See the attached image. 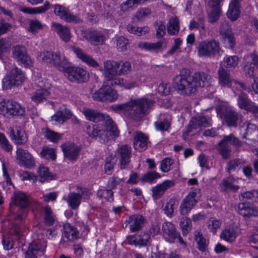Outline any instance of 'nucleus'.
<instances>
[{
  "instance_id": "nucleus-1",
  "label": "nucleus",
  "mask_w": 258,
  "mask_h": 258,
  "mask_svg": "<svg viewBox=\"0 0 258 258\" xmlns=\"http://www.w3.org/2000/svg\"><path fill=\"white\" fill-rule=\"evenodd\" d=\"M212 79L205 72H197L190 76L188 70L183 69L178 75L173 78V85L180 94L190 95L196 93L199 87H204L211 82Z\"/></svg>"
},
{
  "instance_id": "nucleus-2",
  "label": "nucleus",
  "mask_w": 258,
  "mask_h": 258,
  "mask_svg": "<svg viewBox=\"0 0 258 258\" xmlns=\"http://www.w3.org/2000/svg\"><path fill=\"white\" fill-rule=\"evenodd\" d=\"M154 101L145 98L131 100L125 103L114 104L111 107L112 110L119 112H128L131 118L138 121L148 113L149 109L153 106Z\"/></svg>"
},
{
  "instance_id": "nucleus-3",
  "label": "nucleus",
  "mask_w": 258,
  "mask_h": 258,
  "mask_svg": "<svg viewBox=\"0 0 258 258\" xmlns=\"http://www.w3.org/2000/svg\"><path fill=\"white\" fill-rule=\"evenodd\" d=\"M83 113L86 119L90 121L98 122L104 120V126L109 131L111 135L114 137L119 135V131L116 124L109 115L103 114L97 110L89 108L84 109Z\"/></svg>"
},
{
  "instance_id": "nucleus-4",
  "label": "nucleus",
  "mask_w": 258,
  "mask_h": 258,
  "mask_svg": "<svg viewBox=\"0 0 258 258\" xmlns=\"http://www.w3.org/2000/svg\"><path fill=\"white\" fill-rule=\"evenodd\" d=\"M231 145L240 147L242 145V142L233 134L224 135L222 139L217 145V150L220 155L225 160H228L231 157L232 149Z\"/></svg>"
},
{
  "instance_id": "nucleus-5",
  "label": "nucleus",
  "mask_w": 258,
  "mask_h": 258,
  "mask_svg": "<svg viewBox=\"0 0 258 258\" xmlns=\"http://www.w3.org/2000/svg\"><path fill=\"white\" fill-rule=\"evenodd\" d=\"M25 79L24 73L21 69L15 67L8 72L3 78V87L7 90L18 86L22 84Z\"/></svg>"
},
{
  "instance_id": "nucleus-6",
  "label": "nucleus",
  "mask_w": 258,
  "mask_h": 258,
  "mask_svg": "<svg viewBox=\"0 0 258 258\" xmlns=\"http://www.w3.org/2000/svg\"><path fill=\"white\" fill-rule=\"evenodd\" d=\"M60 71L67 73L68 79L71 82L83 83L88 78V74L86 70L78 67L71 66L66 60L60 68Z\"/></svg>"
},
{
  "instance_id": "nucleus-7",
  "label": "nucleus",
  "mask_w": 258,
  "mask_h": 258,
  "mask_svg": "<svg viewBox=\"0 0 258 258\" xmlns=\"http://www.w3.org/2000/svg\"><path fill=\"white\" fill-rule=\"evenodd\" d=\"M200 56L212 57L220 54L221 47L218 41L215 39L205 40L199 43L197 47Z\"/></svg>"
},
{
  "instance_id": "nucleus-8",
  "label": "nucleus",
  "mask_w": 258,
  "mask_h": 258,
  "mask_svg": "<svg viewBox=\"0 0 258 258\" xmlns=\"http://www.w3.org/2000/svg\"><path fill=\"white\" fill-rule=\"evenodd\" d=\"M24 108L17 102L12 100H3L0 102V114L7 117L23 115Z\"/></svg>"
},
{
  "instance_id": "nucleus-9",
  "label": "nucleus",
  "mask_w": 258,
  "mask_h": 258,
  "mask_svg": "<svg viewBox=\"0 0 258 258\" xmlns=\"http://www.w3.org/2000/svg\"><path fill=\"white\" fill-rule=\"evenodd\" d=\"M201 196V190L199 188L194 189L190 191L182 201L180 205V213L181 215H187L197 204Z\"/></svg>"
},
{
  "instance_id": "nucleus-10",
  "label": "nucleus",
  "mask_w": 258,
  "mask_h": 258,
  "mask_svg": "<svg viewBox=\"0 0 258 258\" xmlns=\"http://www.w3.org/2000/svg\"><path fill=\"white\" fill-rule=\"evenodd\" d=\"M162 231L163 236L167 241L172 243L177 239L181 244L186 245L185 242L172 223L170 222H164L162 226Z\"/></svg>"
},
{
  "instance_id": "nucleus-11",
  "label": "nucleus",
  "mask_w": 258,
  "mask_h": 258,
  "mask_svg": "<svg viewBox=\"0 0 258 258\" xmlns=\"http://www.w3.org/2000/svg\"><path fill=\"white\" fill-rule=\"evenodd\" d=\"M117 97L116 91L109 85L103 86L92 94L93 99L98 101L112 102L116 100Z\"/></svg>"
},
{
  "instance_id": "nucleus-12",
  "label": "nucleus",
  "mask_w": 258,
  "mask_h": 258,
  "mask_svg": "<svg viewBox=\"0 0 258 258\" xmlns=\"http://www.w3.org/2000/svg\"><path fill=\"white\" fill-rule=\"evenodd\" d=\"M237 105L241 109L252 113L258 119V105L244 93H240L237 99Z\"/></svg>"
},
{
  "instance_id": "nucleus-13",
  "label": "nucleus",
  "mask_w": 258,
  "mask_h": 258,
  "mask_svg": "<svg viewBox=\"0 0 258 258\" xmlns=\"http://www.w3.org/2000/svg\"><path fill=\"white\" fill-rule=\"evenodd\" d=\"M46 241L43 239L36 240L31 243L25 253V258H37L44 254Z\"/></svg>"
},
{
  "instance_id": "nucleus-14",
  "label": "nucleus",
  "mask_w": 258,
  "mask_h": 258,
  "mask_svg": "<svg viewBox=\"0 0 258 258\" xmlns=\"http://www.w3.org/2000/svg\"><path fill=\"white\" fill-rule=\"evenodd\" d=\"M46 241L43 239L36 240L31 243L25 253V258H37L44 254Z\"/></svg>"
},
{
  "instance_id": "nucleus-15",
  "label": "nucleus",
  "mask_w": 258,
  "mask_h": 258,
  "mask_svg": "<svg viewBox=\"0 0 258 258\" xmlns=\"http://www.w3.org/2000/svg\"><path fill=\"white\" fill-rule=\"evenodd\" d=\"M38 58L44 63H49L53 64L57 67L59 70L60 68L64 64L66 61L63 56L49 51L41 52L38 55Z\"/></svg>"
},
{
  "instance_id": "nucleus-16",
  "label": "nucleus",
  "mask_w": 258,
  "mask_h": 258,
  "mask_svg": "<svg viewBox=\"0 0 258 258\" xmlns=\"http://www.w3.org/2000/svg\"><path fill=\"white\" fill-rule=\"evenodd\" d=\"M12 55L14 58L25 67H30L33 61L27 53L26 48L20 45L14 46L12 48Z\"/></svg>"
},
{
  "instance_id": "nucleus-17",
  "label": "nucleus",
  "mask_w": 258,
  "mask_h": 258,
  "mask_svg": "<svg viewBox=\"0 0 258 258\" xmlns=\"http://www.w3.org/2000/svg\"><path fill=\"white\" fill-rule=\"evenodd\" d=\"M81 36L95 46L103 44L106 40L103 33L96 30H82Z\"/></svg>"
},
{
  "instance_id": "nucleus-18",
  "label": "nucleus",
  "mask_w": 258,
  "mask_h": 258,
  "mask_svg": "<svg viewBox=\"0 0 258 258\" xmlns=\"http://www.w3.org/2000/svg\"><path fill=\"white\" fill-rule=\"evenodd\" d=\"M132 148L127 145H121L115 152V156L119 160L120 168L126 169L131 162Z\"/></svg>"
},
{
  "instance_id": "nucleus-19",
  "label": "nucleus",
  "mask_w": 258,
  "mask_h": 258,
  "mask_svg": "<svg viewBox=\"0 0 258 258\" xmlns=\"http://www.w3.org/2000/svg\"><path fill=\"white\" fill-rule=\"evenodd\" d=\"M54 13L56 16L68 23H80L82 22L81 19L78 15H74L68 8L61 5H55Z\"/></svg>"
},
{
  "instance_id": "nucleus-20",
  "label": "nucleus",
  "mask_w": 258,
  "mask_h": 258,
  "mask_svg": "<svg viewBox=\"0 0 258 258\" xmlns=\"http://www.w3.org/2000/svg\"><path fill=\"white\" fill-rule=\"evenodd\" d=\"M15 205H14V209H19L21 208L19 213L15 217V220L22 221L23 219L25 209L29 206L30 203L29 198L22 192L17 193L15 196Z\"/></svg>"
},
{
  "instance_id": "nucleus-21",
  "label": "nucleus",
  "mask_w": 258,
  "mask_h": 258,
  "mask_svg": "<svg viewBox=\"0 0 258 258\" xmlns=\"http://www.w3.org/2000/svg\"><path fill=\"white\" fill-rule=\"evenodd\" d=\"M146 221L145 218L143 216L135 214L131 216L125 220L123 227L124 228L128 227L130 231L134 232L141 229Z\"/></svg>"
},
{
  "instance_id": "nucleus-22",
  "label": "nucleus",
  "mask_w": 258,
  "mask_h": 258,
  "mask_svg": "<svg viewBox=\"0 0 258 258\" xmlns=\"http://www.w3.org/2000/svg\"><path fill=\"white\" fill-rule=\"evenodd\" d=\"M62 150L65 158L74 162L79 158L80 148L73 143L67 142L61 145Z\"/></svg>"
},
{
  "instance_id": "nucleus-23",
  "label": "nucleus",
  "mask_w": 258,
  "mask_h": 258,
  "mask_svg": "<svg viewBox=\"0 0 258 258\" xmlns=\"http://www.w3.org/2000/svg\"><path fill=\"white\" fill-rule=\"evenodd\" d=\"M16 159L19 163L26 168H31L35 165V160L28 151L18 148L16 151Z\"/></svg>"
},
{
  "instance_id": "nucleus-24",
  "label": "nucleus",
  "mask_w": 258,
  "mask_h": 258,
  "mask_svg": "<svg viewBox=\"0 0 258 258\" xmlns=\"http://www.w3.org/2000/svg\"><path fill=\"white\" fill-rule=\"evenodd\" d=\"M86 132L90 137L98 139L101 143H105L107 141V134L109 131L100 129L98 125H87Z\"/></svg>"
},
{
  "instance_id": "nucleus-25",
  "label": "nucleus",
  "mask_w": 258,
  "mask_h": 258,
  "mask_svg": "<svg viewBox=\"0 0 258 258\" xmlns=\"http://www.w3.org/2000/svg\"><path fill=\"white\" fill-rule=\"evenodd\" d=\"M224 116L227 125L229 127H236L239 123L242 121V114L230 108L225 110Z\"/></svg>"
},
{
  "instance_id": "nucleus-26",
  "label": "nucleus",
  "mask_w": 258,
  "mask_h": 258,
  "mask_svg": "<svg viewBox=\"0 0 258 258\" xmlns=\"http://www.w3.org/2000/svg\"><path fill=\"white\" fill-rule=\"evenodd\" d=\"M174 185V180H166L162 183L159 184L152 188V197L154 200L160 199L164 194L165 191Z\"/></svg>"
},
{
  "instance_id": "nucleus-27",
  "label": "nucleus",
  "mask_w": 258,
  "mask_h": 258,
  "mask_svg": "<svg viewBox=\"0 0 258 258\" xmlns=\"http://www.w3.org/2000/svg\"><path fill=\"white\" fill-rule=\"evenodd\" d=\"M237 211L238 213L245 218L258 216V209L248 203H239Z\"/></svg>"
},
{
  "instance_id": "nucleus-28",
  "label": "nucleus",
  "mask_w": 258,
  "mask_h": 258,
  "mask_svg": "<svg viewBox=\"0 0 258 258\" xmlns=\"http://www.w3.org/2000/svg\"><path fill=\"white\" fill-rule=\"evenodd\" d=\"M211 125L212 120L209 116L199 115L192 117L189 123V127L192 129L207 127Z\"/></svg>"
},
{
  "instance_id": "nucleus-29",
  "label": "nucleus",
  "mask_w": 258,
  "mask_h": 258,
  "mask_svg": "<svg viewBox=\"0 0 258 258\" xmlns=\"http://www.w3.org/2000/svg\"><path fill=\"white\" fill-rule=\"evenodd\" d=\"M50 85L47 83V86H40V89H37L31 96V100L35 104H38L46 100L50 95Z\"/></svg>"
},
{
  "instance_id": "nucleus-30",
  "label": "nucleus",
  "mask_w": 258,
  "mask_h": 258,
  "mask_svg": "<svg viewBox=\"0 0 258 258\" xmlns=\"http://www.w3.org/2000/svg\"><path fill=\"white\" fill-rule=\"evenodd\" d=\"M73 116L72 111L66 108L64 105L59 107L55 114L52 117V120L56 123L62 124Z\"/></svg>"
},
{
  "instance_id": "nucleus-31",
  "label": "nucleus",
  "mask_w": 258,
  "mask_h": 258,
  "mask_svg": "<svg viewBox=\"0 0 258 258\" xmlns=\"http://www.w3.org/2000/svg\"><path fill=\"white\" fill-rule=\"evenodd\" d=\"M10 137L18 145L25 144L27 141V137L24 130L20 126H16L11 129Z\"/></svg>"
},
{
  "instance_id": "nucleus-32",
  "label": "nucleus",
  "mask_w": 258,
  "mask_h": 258,
  "mask_svg": "<svg viewBox=\"0 0 258 258\" xmlns=\"http://www.w3.org/2000/svg\"><path fill=\"white\" fill-rule=\"evenodd\" d=\"M51 26L53 28L54 31L62 40L66 42H68L70 40L71 33L68 27L56 22H52Z\"/></svg>"
},
{
  "instance_id": "nucleus-33",
  "label": "nucleus",
  "mask_w": 258,
  "mask_h": 258,
  "mask_svg": "<svg viewBox=\"0 0 258 258\" xmlns=\"http://www.w3.org/2000/svg\"><path fill=\"white\" fill-rule=\"evenodd\" d=\"M148 138L141 132H136L134 140V147L135 150L139 151L145 150L148 146Z\"/></svg>"
},
{
  "instance_id": "nucleus-34",
  "label": "nucleus",
  "mask_w": 258,
  "mask_h": 258,
  "mask_svg": "<svg viewBox=\"0 0 258 258\" xmlns=\"http://www.w3.org/2000/svg\"><path fill=\"white\" fill-rule=\"evenodd\" d=\"M103 66L104 69L103 75L106 80L118 75V66L117 61L108 60L104 62Z\"/></svg>"
},
{
  "instance_id": "nucleus-35",
  "label": "nucleus",
  "mask_w": 258,
  "mask_h": 258,
  "mask_svg": "<svg viewBox=\"0 0 258 258\" xmlns=\"http://www.w3.org/2000/svg\"><path fill=\"white\" fill-rule=\"evenodd\" d=\"M72 49L77 57L88 66L93 68L99 66V63L92 56L85 53L81 49L74 47Z\"/></svg>"
},
{
  "instance_id": "nucleus-36",
  "label": "nucleus",
  "mask_w": 258,
  "mask_h": 258,
  "mask_svg": "<svg viewBox=\"0 0 258 258\" xmlns=\"http://www.w3.org/2000/svg\"><path fill=\"white\" fill-rule=\"evenodd\" d=\"M219 82L220 84L224 87H230L233 80L230 76L229 73L223 67H220L218 71Z\"/></svg>"
},
{
  "instance_id": "nucleus-37",
  "label": "nucleus",
  "mask_w": 258,
  "mask_h": 258,
  "mask_svg": "<svg viewBox=\"0 0 258 258\" xmlns=\"http://www.w3.org/2000/svg\"><path fill=\"white\" fill-rule=\"evenodd\" d=\"M242 138L252 141H258V126L249 122L247 123L246 131Z\"/></svg>"
},
{
  "instance_id": "nucleus-38",
  "label": "nucleus",
  "mask_w": 258,
  "mask_h": 258,
  "mask_svg": "<svg viewBox=\"0 0 258 258\" xmlns=\"http://www.w3.org/2000/svg\"><path fill=\"white\" fill-rule=\"evenodd\" d=\"M63 234L68 240L73 241L79 237V233L76 228L68 223L64 226Z\"/></svg>"
},
{
  "instance_id": "nucleus-39",
  "label": "nucleus",
  "mask_w": 258,
  "mask_h": 258,
  "mask_svg": "<svg viewBox=\"0 0 258 258\" xmlns=\"http://www.w3.org/2000/svg\"><path fill=\"white\" fill-rule=\"evenodd\" d=\"M82 199V196L78 193L70 192L66 199L69 206L73 210L78 209Z\"/></svg>"
},
{
  "instance_id": "nucleus-40",
  "label": "nucleus",
  "mask_w": 258,
  "mask_h": 258,
  "mask_svg": "<svg viewBox=\"0 0 258 258\" xmlns=\"http://www.w3.org/2000/svg\"><path fill=\"white\" fill-rule=\"evenodd\" d=\"M240 14V5L230 3L227 12V17L231 21H234L239 18Z\"/></svg>"
},
{
  "instance_id": "nucleus-41",
  "label": "nucleus",
  "mask_w": 258,
  "mask_h": 258,
  "mask_svg": "<svg viewBox=\"0 0 258 258\" xmlns=\"http://www.w3.org/2000/svg\"><path fill=\"white\" fill-rule=\"evenodd\" d=\"M237 236L236 231L232 228H229L224 229L221 232L220 237L226 241L232 242L235 241Z\"/></svg>"
},
{
  "instance_id": "nucleus-42",
  "label": "nucleus",
  "mask_w": 258,
  "mask_h": 258,
  "mask_svg": "<svg viewBox=\"0 0 258 258\" xmlns=\"http://www.w3.org/2000/svg\"><path fill=\"white\" fill-rule=\"evenodd\" d=\"M212 10L209 14V22L213 23L218 20L221 14L220 5L211 4Z\"/></svg>"
},
{
  "instance_id": "nucleus-43",
  "label": "nucleus",
  "mask_w": 258,
  "mask_h": 258,
  "mask_svg": "<svg viewBox=\"0 0 258 258\" xmlns=\"http://www.w3.org/2000/svg\"><path fill=\"white\" fill-rule=\"evenodd\" d=\"M171 118L170 115H167L163 119L155 122V127L158 131L164 132L167 131L171 125Z\"/></svg>"
},
{
  "instance_id": "nucleus-44",
  "label": "nucleus",
  "mask_w": 258,
  "mask_h": 258,
  "mask_svg": "<svg viewBox=\"0 0 258 258\" xmlns=\"http://www.w3.org/2000/svg\"><path fill=\"white\" fill-rule=\"evenodd\" d=\"M235 181L234 178L232 176H230L222 180L221 185L224 190L230 189L235 191L239 188V186L235 185Z\"/></svg>"
},
{
  "instance_id": "nucleus-45",
  "label": "nucleus",
  "mask_w": 258,
  "mask_h": 258,
  "mask_svg": "<svg viewBox=\"0 0 258 258\" xmlns=\"http://www.w3.org/2000/svg\"><path fill=\"white\" fill-rule=\"evenodd\" d=\"M195 240L197 242L198 248L200 251L202 252L206 251L207 247L206 240L201 231L197 230L195 231Z\"/></svg>"
},
{
  "instance_id": "nucleus-46",
  "label": "nucleus",
  "mask_w": 258,
  "mask_h": 258,
  "mask_svg": "<svg viewBox=\"0 0 258 258\" xmlns=\"http://www.w3.org/2000/svg\"><path fill=\"white\" fill-rule=\"evenodd\" d=\"M179 30V22L177 18H171L167 26V32L170 35H175Z\"/></svg>"
},
{
  "instance_id": "nucleus-47",
  "label": "nucleus",
  "mask_w": 258,
  "mask_h": 258,
  "mask_svg": "<svg viewBox=\"0 0 258 258\" xmlns=\"http://www.w3.org/2000/svg\"><path fill=\"white\" fill-rule=\"evenodd\" d=\"M43 216L45 223L48 226H52L55 220V216L48 206L43 208Z\"/></svg>"
},
{
  "instance_id": "nucleus-48",
  "label": "nucleus",
  "mask_w": 258,
  "mask_h": 258,
  "mask_svg": "<svg viewBox=\"0 0 258 258\" xmlns=\"http://www.w3.org/2000/svg\"><path fill=\"white\" fill-rule=\"evenodd\" d=\"M128 32L136 34L138 36H142L146 34L149 31V28L147 26L143 27H135L133 25L128 24L126 26Z\"/></svg>"
},
{
  "instance_id": "nucleus-49",
  "label": "nucleus",
  "mask_w": 258,
  "mask_h": 258,
  "mask_svg": "<svg viewBox=\"0 0 258 258\" xmlns=\"http://www.w3.org/2000/svg\"><path fill=\"white\" fill-rule=\"evenodd\" d=\"M162 44L163 41H159L156 43L141 42L139 43L138 46L140 48L145 50L155 51L160 49Z\"/></svg>"
},
{
  "instance_id": "nucleus-50",
  "label": "nucleus",
  "mask_w": 258,
  "mask_h": 258,
  "mask_svg": "<svg viewBox=\"0 0 258 258\" xmlns=\"http://www.w3.org/2000/svg\"><path fill=\"white\" fill-rule=\"evenodd\" d=\"M44 135L46 139L53 143H57L61 138V134L55 132L48 128L44 129Z\"/></svg>"
},
{
  "instance_id": "nucleus-51",
  "label": "nucleus",
  "mask_w": 258,
  "mask_h": 258,
  "mask_svg": "<svg viewBox=\"0 0 258 258\" xmlns=\"http://www.w3.org/2000/svg\"><path fill=\"white\" fill-rule=\"evenodd\" d=\"M116 162V159L115 156L109 155L106 159V162L104 165L105 173L110 175L112 173L114 165Z\"/></svg>"
},
{
  "instance_id": "nucleus-52",
  "label": "nucleus",
  "mask_w": 258,
  "mask_h": 258,
  "mask_svg": "<svg viewBox=\"0 0 258 258\" xmlns=\"http://www.w3.org/2000/svg\"><path fill=\"white\" fill-rule=\"evenodd\" d=\"M118 66V75H125L129 73L132 70V66L128 61H117Z\"/></svg>"
},
{
  "instance_id": "nucleus-53",
  "label": "nucleus",
  "mask_w": 258,
  "mask_h": 258,
  "mask_svg": "<svg viewBox=\"0 0 258 258\" xmlns=\"http://www.w3.org/2000/svg\"><path fill=\"white\" fill-rule=\"evenodd\" d=\"M40 155L41 157L46 159L55 160L56 159L55 150L52 148H49L47 147H44L43 148L40 152Z\"/></svg>"
},
{
  "instance_id": "nucleus-54",
  "label": "nucleus",
  "mask_w": 258,
  "mask_h": 258,
  "mask_svg": "<svg viewBox=\"0 0 258 258\" xmlns=\"http://www.w3.org/2000/svg\"><path fill=\"white\" fill-rule=\"evenodd\" d=\"M37 172L39 176L41 178L45 180H50L52 179V174L49 172L48 168L41 165L38 168Z\"/></svg>"
},
{
  "instance_id": "nucleus-55",
  "label": "nucleus",
  "mask_w": 258,
  "mask_h": 258,
  "mask_svg": "<svg viewBox=\"0 0 258 258\" xmlns=\"http://www.w3.org/2000/svg\"><path fill=\"white\" fill-rule=\"evenodd\" d=\"M191 223L189 218L184 217L180 219V226L182 229V234L186 235L191 229Z\"/></svg>"
},
{
  "instance_id": "nucleus-56",
  "label": "nucleus",
  "mask_w": 258,
  "mask_h": 258,
  "mask_svg": "<svg viewBox=\"0 0 258 258\" xmlns=\"http://www.w3.org/2000/svg\"><path fill=\"white\" fill-rule=\"evenodd\" d=\"M160 177V175L155 171H149L145 173L140 179L142 182H152Z\"/></svg>"
},
{
  "instance_id": "nucleus-57",
  "label": "nucleus",
  "mask_w": 258,
  "mask_h": 258,
  "mask_svg": "<svg viewBox=\"0 0 258 258\" xmlns=\"http://www.w3.org/2000/svg\"><path fill=\"white\" fill-rule=\"evenodd\" d=\"M221 225V222L214 217H211L208 222V227L210 231L215 233L217 229L219 228Z\"/></svg>"
},
{
  "instance_id": "nucleus-58",
  "label": "nucleus",
  "mask_w": 258,
  "mask_h": 258,
  "mask_svg": "<svg viewBox=\"0 0 258 258\" xmlns=\"http://www.w3.org/2000/svg\"><path fill=\"white\" fill-rule=\"evenodd\" d=\"M245 163V161L240 159H234L231 160L228 163L227 171L228 172L234 171L240 165H243Z\"/></svg>"
},
{
  "instance_id": "nucleus-59",
  "label": "nucleus",
  "mask_w": 258,
  "mask_h": 258,
  "mask_svg": "<svg viewBox=\"0 0 258 258\" xmlns=\"http://www.w3.org/2000/svg\"><path fill=\"white\" fill-rule=\"evenodd\" d=\"M113 191L110 189H100L97 193V197L105 199L109 202H112L113 201Z\"/></svg>"
},
{
  "instance_id": "nucleus-60",
  "label": "nucleus",
  "mask_w": 258,
  "mask_h": 258,
  "mask_svg": "<svg viewBox=\"0 0 258 258\" xmlns=\"http://www.w3.org/2000/svg\"><path fill=\"white\" fill-rule=\"evenodd\" d=\"M239 58L236 55L227 56L224 58V62L228 68H234L238 63Z\"/></svg>"
},
{
  "instance_id": "nucleus-61",
  "label": "nucleus",
  "mask_w": 258,
  "mask_h": 258,
  "mask_svg": "<svg viewBox=\"0 0 258 258\" xmlns=\"http://www.w3.org/2000/svg\"><path fill=\"white\" fill-rule=\"evenodd\" d=\"M255 67L254 64L251 62H247L244 64V72L246 76L251 78H254Z\"/></svg>"
},
{
  "instance_id": "nucleus-62",
  "label": "nucleus",
  "mask_w": 258,
  "mask_h": 258,
  "mask_svg": "<svg viewBox=\"0 0 258 258\" xmlns=\"http://www.w3.org/2000/svg\"><path fill=\"white\" fill-rule=\"evenodd\" d=\"M128 40L124 37L120 36L116 39V47L119 51H124L127 49Z\"/></svg>"
},
{
  "instance_id": "nucleus-63",
  "label": "nucleus",
  "mask_w": 258,
  "mask_h": 258,
  "mask_svg": "<svg viewBox=\"0 0 258 258\" xmlns=\"http://www.w3.org/2000/svg\"><path fill=\"white\" fill-rule=\"evenodd\" d=\"M175 205V200L173 199H170L169 201L166 203L163 210L165 214L170 217L173 215L174 212L173 206Z\"/></svg>"
},
{
  "instance_id": "nucleus-64",
  "label": "nucleus",
  "mask_w": 258,
  "mask_h": 258,
  "mask_svg": "<svg viewBox=\"0 0 258 258\" xmlns=\"http://www.w3.org/2000/svg\"><path fill=\"white\" fill-rule=\"evenodd\" d=\"M43 28V25L37 20H32L30 22L29 31L32 33L37 32L38 30L42 29Z\"/></svg>"
}]
</instances>
